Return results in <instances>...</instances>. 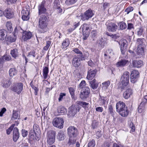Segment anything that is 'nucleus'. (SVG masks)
Here are the masks:
<instances>
[{
    "label": "nucleus",
    "instance_id": "obj_36",
    "mask_svg": "<svg viewBox=\"0 0 147 147\" xmlns=\"http://www.w3.org/2000/svg\"><path fill=\"white\" fill-rule=\"evenodd\" d=\"M11 55L13 57L16 58V57L18 56V50L16 49H14L11 50L10 53Z\"/></svg>",
    "mask_w": 147,
    "mask_h": 147
},
{
    "label": "nucleus",
    "instance_id": "obj_26",
    "mask_svg": "<svg viewBox=\"0 0 147 147\" xmlns=\"http://www.w3.org/2000/svg\"><path fill=\"white\" fill-rule=\"evenodd\" d=\"M7 36V32L5 30L2 29L0 30V40H3L5 39Z\"/></svg>",
    "mask_w": 147,
    "mask_h": 147
},
{
    "label": "nucleus",
    "instance_id": "obj_17",
    "mask_svg": "<svg viewBox=\"0 0 147 147\" xmlns=\"http://www.w3.org/2000/svg\"><path fill=\"white\" fill-rule=\"evenodd\" d=\"M14 13L10 9H6L4 11V16L7 18L10 19L13 17Z\"/></svg>",
    "mask_w": 147,
    "mask_h": 147
},
{
    "label": "nucleus",
    "instance_id": "obj_32",
    "mask_svg": "<svg viewBox=\"0 0 147 147\" xmlns=\"http://www.w3.org/2000/svg\"><path fill=\"white\" fill-rule=\"evenodd\" d=\"M18 71L15 67L10 68L9 71V74L10 77H13L16 75L17 74Z\"/></svg>",
    "mask_w": 147,
    "mask_h": 147
},
{
    "label": "nucleus",
    "instance_id": "obj_10",
    "mask_svg": "<svg viewBox=\"0 0 147 147\" xmlns=\"http://www.w3.org/2000/svg\"><path fill=\"white\" fill-rule=\"evenodd\" d=\"M79 106L72 105L70 107L69 110V114L71 116H74L77 112L79 111Z\"/></svg>",
    "mask_w": 147,
    "mask_h": 147
},
{
    "label": "nucleus",
    "instance_id": "obj_4",
    "mask_svg": "<svg viewBox=\"0 0 147 147\" xmlns=\"http://www.w3.org/2000/svg\"><path fill=\"white\" fill-rule=\"evenodd\" d=\"M52 122L53 125L59 129L63 127L64 121L62 118H55L53 119Z\"/></svg>",
    "mask_w": 147,
    "mask_h": 147
},
{
    "label": "nucleus",
    "instance_id": "obj_47",
    "mask_svg": "<svg viewBox=\"0 0 147 147\" xmlns=\"http://www.w3.org/2000/svg\"><path fill=\"white\" fill-rule=\"evenodd\" d=\"M57 110L58 113L63 114L67 111L66 109L63 107L58 108Z\"/></svg>",
    "mask_w": 147,
    "mask_h": 147
},
{
    "label": "nucleus",
    "instance_id": "obj_62",
    "mask_svg": "<svg viewBox=\"0 0 147 147\" xmlns=\"http://www.w3.org/2000/svg\"><path fill=\"white\" fill-rule=\"evenodd\" d=\"M85 85V82L84 80H82L79 84V86L81 88H84L83 87Z\"/></svg>",
    "mask_w": 147,
    "mask_h": 147
},
{
    "label": "nucleus",
    "instance_id": "obj_3",
    "mask_svg": "<svg viewBox=\"0 0 147 147\" xmlns=\"http://www.w3.org/2000/svg\"><path fill=\"white\" fill-rule=\"evenodd\" d=\"M90 89L88 87H85L80 91V97L82 100H86L89 96L90 93Z\"/></svg>",
    "mask_w": 147,
    "mask_h": 147
},
{
    "label": "nucleus",
    "instance_id": "obj_63",
    "mask_svg": "<svg viewBox=\"0 0 147 147\" xmlns=\"http://www.w3.org/2000/svg\"><path fill=\"white\" fill-rule=\"evenodd\" d=\"M113 147H125L123 146L120 144L114 143L113 144Z\"/></svg>",
    "mask_w": 147,
    "mask_h": 147
},
{
    "label": "nucleus",
    "instance_id": "obj_25",
    "mask_svg": "<svg viewBox=\"0 0 147 147\" xmlns=\"http://www.w3.org/2000/svg\"><path fill=\"white\" fill-rule=\"evenodd\" d=\"M128 61L125 59H122L116 63V66L117 67H123L126 65Z\"/></svg>",
    "mask_w": 147,
    "mask_h": 147
},
{
    "label": "nucleus",
    "instance_id": "obj_21",
    "mask_svg": "<svg viewBox=\"0 0 147 147\" xmlns=\"http://www.w3.org/2000/svg\"><path fill=\"white\" fill-rule=\"evenodd\" d=\"M12 80L11 79L8 78L4 79L3 80L2 84L3 86L4 87H9L12 83Z\"/></svg>",
    "mask_w": 147,
    "mask_h": 147
},
{
    "label": "nucleus",
    "instance_id": "obj_15",
    "mask_svg": "<svg viewBox=\"0 0 147 147\" xmlns=\"http://www.w3.org/2000/svg\"><path fill=\"white\" fill-rule=\"evenodd\" d=\"M126 107H126V105L125 103L121 101H119L117 103L116 105L117 111L118 112L123 109L126 108Z\"/></svg>",
    "mask_w": 147,
    "mask_h": 147
},
{
    "label": "nucleus",
    "instance_id": "obj_43",
    "mask_svg": "<svg viewBox=\"0 0 147 147\" xmlns=\"http://www.w3.org/2000/svg\"><path fill=\"white\" fill-rule=\"evenodd\" d=\"M33 130L35 134L37 135V133H38L39 130L38 125L36 124H34L33 126Z\"/></svg>",
    "mask_w": 147,
    "mask_h": 147
},
{
    "label": "nucleus",
    "instance_id": "obj_56",
    "mask_svg": "<svg viewBox=\"0 0 147 147\" xmlns=\"http://www.w3.org/2000/svg\"><path fill=\"white\" fill-rule=\"evenodd\" d=\"M3 56L5 60L9 61L11 59V57L9 55H4Z\"/></svg>",
    "mask_w": 147,
    "mask_h": 147
},
{
    "label": "nucleus",
    "instance_id": "obj_1",
    "mask_svg": "<svg viewBox=\"0 0 147 147\" xmlns=\"http://www.w3.org/2000/svg\"><path fill=\"white\" fill-rule=\"evenodd\" d=\"M94 15L91 9H88L84 13H82L80 15L81 20L82 21H87L91 18Z\"/></svg>",
    "mask_w": 147,
    "mask_h": 147
},
{
    "label": "nucleus",
    "instance_id": "obj_31",
    "mask_svg": "<svg viewBox=\"0 0 147 147\" xmlns=\"http://www.w3.org/2000/svg\"><path fill=\"white\" fill-rule=\"evenodd\" d=\"M90 84L91 88L94 90L96 89L98 86V84L97 83L95 79L90 81Z\"/></svg>",
    "mask_w": 147,
    "mask_h": 147
},
{
    "label": "nucleus",
    "instance_id": "obj_5",
    "mask_svg": "<svg viewBox=\"0 0 147 147\" xmlns=\"http://www.w3.org/2000/svg\"><path fill=\"white\" fill-rule=\"evenodd\" d=\"M129 76V73L128 71L125 72L122 76L120 78V81L123 86H126L128 84Z\"/></svg>",
    "mask_w": 147,
    "mask_h": 147
},
{
    "label": "nucleus",
    "instance_id": "obj_53",
    "mask_svg": "<svg viewBox=\"0 0 147 147\" xmlns=\"http://www.w3.org/2000/svg\"><path fill=\"white\" fill-rule=\"evenodd\" d=\"M14 126V125H12L7 130L6 133L8 135L10 134Z\"/></svg>",
    "mask_w": 147,
    "mask_h": 147
},
{
    "label": "nucleus",
    "instance_id": "obj_46",
    "mask_svg": "<svg viewBox=\"0 0 147 147\" xmlns=\"http://www.w3.org/2000/svg\"><path fill=\"white\" fill-rule=\"evenodd\" d=\"M18 117V111L13 110V116L11 118L12 120H15L17 119Z\"/></svg>",
    "mask_w": 147,
    "mask_h": 147
},
{
    "label": "nucleus",
    "instance_id": "obj_9",
    "mask_svg": "<svg viewBox=\"0 0 147 147\" xmlns=\"http://www.w3.org/2000/svg\"><path fill=\"white\" fill-rule=\"evenodd\" d=\"M67 131L69 137L75 138L77 136V129L74 126L69 127L67 129Z\"/></svg>",
    "mask_w": 147,
    "mask_h": 147
},
{
    "label": "nucleus",
    "instance_id": "obj_18",
    "mask_svg": "<svg viewBox=\"0 0 147 147\" xmlns=\"http://www.w3.org/2000/svg\"><path fill=\"white\" fill-rule=\"evenodd\" d=\"M32 36V34L30 32L25 31L23 33L22 39L24 41H26L31 38Z\"/></svg>",
    "mask_w": 147,
    "mask_h": 147
},
{
    "label": "nucleus",
    "instance_id": "obj_2",
    "mask_svg": "<svg viewBox=\"0 0 147 147\" xmlns=\"http://www.w3.org/2000/svg\"><path fill=\"white\" fill-rule=\"evenodd\" d=\"M47 18L45 15H42L40 16L39 20V28L42 29L44 30L42 32H46L45 30L47 26Z\"/></svg>",
    "mask_w": 147,
    "mask_h": 147
},
{
    "label": "nucleus",
    "instance_id": "obj_44",
    "mask_svg": "<svg viewBox=\"0 0 147 147\" xmlns=\"http://www.w3.org/2000/svg\"><path fill=\"white\" fill-rule=\"evenodd\" d=\"M107 35L109 36H110L112 39L115 41L116 40L117 38H119V36L116 34L111 35L109 34L108 33H107Z\"/></svg>",
    "mask_w": 147,
    "mask_h": 147
},
{
    "label": "nucleus",
    "instance_id": "obj_64",
    "mask_svg": "<svg viewBox=\"0 0 147 147\" xmlns=\"http://www.w3.org/2000/svg\"><path fill=\"white\" fill-rule=\"evenodd\" d=\"M109 146H110L109 142H105L102 145V147H109Z\"/></svg>",
    "mask_w": 147,
    "mask_h": 147
},
{
    "label": "nucleus",
    "instance_id": "obj_55",
    "mask_svg": "<svg viewBox=\"0 0 147 147\" xmlns=\"http://www.w3.org/2000/svg\"><path fill=\"white\" fill-rule=\"evenodd\" d=\"M28 133L27 131L23 129L22 130V134L23 137H24L28 135Z\"/></svg>",
    "mask_w": 147,
    "mask_h": 147
},
{
    "label": "nucleus",
    "instance_id": "obj_8",
    "mask_svg": "<svg viewBox=\"0 0 147 147\" xmlns=\"http://www.w3.org/2000/svg\"><path fill=\"white\" fill-rule=\"evenodd\" d=\"M139 73L138 71L134 70L131 71L130 74L131 82L133 83H134L139 78Z\"/></svg>",
    "mask_w": 147,
    "mask_h": 147
},
{
    "label": "nucleus",
    "instance_id": "obj_50",
    "mask_svg": "<svg viewBox=\"0 0 147 147\" xmlns=\"http://www.w3.org/2000/svg\"><path fill=\"white\" fill-rule=\"evenodd\" d=\"M95 145V141L94 140L92 139L88 145V147H94Z\"/></svg>",
    "mask_w": 147,
    "mask_h": 147
},
{
    "label": "nucleus",
    "instance_id": "obj_37",
    "mask_svg": "<svg viewBox=\"0 0 147 147\" xmlns=\"http://www.w3.org/2000/svg\"><path fill=\"white\" fill-rule=\"evenodd\" d=\"M105 42L103 38H102L99 40L97 43L98 47L100 48H103L105 45Z\"/></svg>",
    "mask_w": 147,
    "mask_h": 147
},
{
    "label": "nucleus",
    "instance_id": "obj_58",
    "mask_svg": "<svg viewBox=\"0 0 147 147\" xmlns=\"http://www.w3.org/2000/svg\"><path fill=\"white\" fill-rule=\"evenodd\" d=\"M134 9V8L133 7H129L127 8L125 10V12L127 13V14H128L130 12L132 11Z\"/></svg>",
    "mask_w": 147,
    "mask_h": 147
},
{
    "label": "nucleus",
    "instance_id": "obj_13",
    "mask_svg": "<svg viewBox=\"0 0 147 147\" xmlns=\"http://www.w3.org/2000/svg\"><path fill=\"white\" fill-rule=\"evenodd\" d=\"M45 2L42 1L40 4L38 6V14L40 15L43 13H45L47 11V9L45 7Z\"/></svg>",
    "mask_w": 147,
    "mask_h": 147
},
{
    "label": "nucleus",
    "instance_id": "obj_57",
    "mask_svg": "<svg viewBox=\"0 0 147 147\" xmlns=\"http://www.w3.org/2000/svg\"><path fill=\"white\" fill-rule=\"evenodd\" d=\"M143 32V29L142 28H140L137 32L138 35L139 36H141L142 35Z\"/></svg>",
    "mask_w": 147,
    "mask_h": 147
},
{
    "label": "nucleus",
    "instance_id": "obj_12",
    "mask_svg": "<svg viewBox=\"0 0 147 147\" xmlns=\"http://www.w3.org/2000/svg\"><path fill=\"white\" fill-rule=\"evenodd\" d=\"M127 42L124 39H122L119 42V44L120 45L121 51V53L123 54L125 52Z\"/></svg>",
    "mask_w": 147,
    "mask_h": 147
},
{
    "label": "nucleus",
    "instance_id": "obj_28",
    "mask_svg": "<svg viewBox=\"0 0 147 147\" xmlns=\"http://www.w3.org/2000/svg\"><path fill=\"white\" fill-rule=\"evenodd\" d=\"M145 47H138L137 54L140 57H141L145 55L144 50Z\"/></svg>",
    "mask_w": 147,
    "mask_h": 147
},
{
    "label": "nucleus",
    "instance_id": "obj_16",
    "mask_svg": "<svg viewBox=\"0 0 147 147\" xmlns=\"http://www.w3.org/2000/svg\"><path fill=\"white\" fill-rule=\"evenodd\" d=\"M107 29L109 31L114 32L117 29V26L116 24L111 23L108 24Z\"/></svg>",
    "mask_w": 147,
    "mask_h": 147
},
{
    "label": "nucleus",
    "instance_id": "obj_51",
    "mask_svg": "<svg viewBox=\"0 0 147 147\" xmlns=\"http://www.w3.org/2000/svg\"><path fill=\"white\" fill-rule=\"evenodd\" d=\"M77 0H66L65 2V4L67 5L73 4L75 3Z\"/></svg>",
    "mask_w": 147,
    "mask_h": 147
},
{
    "label": "nucleus",
    "instance_id": "obj_61",
    "mask_svg": "<svg viewBox=\"0 0 147 147\" xmlns=\"http://www.w3.org/2000/svg\"><path fill=\"white\" fill-rule=\"evenodd\" d=\"M22 18L24 20H27L29 18V17L28 15H22Z\"/></svg>",
    "mask_w": 147,
    "mask_h": 147
},
{
    "label": "nucleus",
    "instance_id": "obj_34",
    "mask_svg": "<svg viewBox=\"0 0 147 147\" xmlns=\"http://www.w3.org/2000/svg\"><path fill=\"white\" fill-rule=\"evenodd\" d=\"M82 33H86L89 34V27L88 24L84 23L82 25Z\"/></svg>",
    "mask_w": 147,
    "mask_h": 147
},
{
    "label": "nucleus",
    "instance_id": "obj_52",
    "mask_svg": "<svg viewBox=\"0 0 147 147\" xmlns=\"http://www.w3.org/2000/svg\"><path fill=\"white\" fill-rule=\"evenodd\" d=\"M22 13L23 15L28 16L29 13V10L26 9H23L22 11Z\"/></svg>",
    "mask_w": 147,
    "mask_h": 147
},
{
    "label": "nucleus",
    "instance_id": "obj_48",
    "mask_svg": "<svg viewBox=\"0 0 147 147\" xmlns=\"http://www.w3.org/2000/svg\"><path fill=\"white\" fill-rule=\"evenodd\" d=\"M129 127L131 129V131L132 132H134L135 131V127L133 123L131 122H130L129 123Z\"/></svg>",
    "mask_w": 147,
    "mask_h": 147
},
{
    "label": "nucleus",
    "instance_id": "obj_24",
    "mask_svg": "<svg viewBox=\"0 0 147 147\" xmlns=\"http://www.w3.org/2000/svg\"><path fill=\"white\" fill-rule=\"evenodd\" d=\"M145 40L144 38H138L137 40V42L138 43V47H145L146 46L144 42Z\"/></svg>",
    "mask_w": 147,
    "mask_h": 147
},
{
    "label": "nucleus",
    "instance_id": "obj_20",
    "mask_svg": "<svg viewBox=\"0 0 147 147\" xmlns=\"http://www.w3.org/2000/svg\"><path fill=\"white\" fill-rule=\"evenodd\" d=\"M48 68L47 67H45L43 68V75L44 80L42 81V82H44L45 81H47L48 82V83L50 84V82H49L47 80H45V79H46L47 78V76L48 75Z\"/></svg>",
    "mask_w": 147,
    "mask_h": 147
},
{
    "label": "nucleus",
    "instance_id": "obj_14",
    "mask_svg": "<svg viewBox=\"0 0 147 147\" xmlns=\"http://www.w3.org/2000/svg\"><path fill=\"white\" fill-rule=\"evenodd\" d=\"M97 71L96 69L93 70L91 69H88L87 78L89 80H92L95 76Z\"/></svg>",
    "mask_w": 147,
    "mask_h": 147
},
{
    "label": "nucleus",
    "instance_id": "obj_27",
    "mask_svg": "<svg viewBox=\"0 0 147 147\" xmlns=\"http://www.w3.org/2000/svg\"><path fill=\"white\" fill-rule=\"evenodd\" d=\"M76 103L78 105L82 106L85 109H87L88 107L89 103L85 102L82 101H77Z\"/></svg>",
    "mask_w": 147,
    "mask_h": 147
},
{
    "label": "nucleus",
    "instance_id": "obj_6",
    "mask_svg": "<svg viewBox=\"0 0 147 147\" xmlns=\"http://www.w3.org/2000/svg\"><path fill=\"white\" fill-rule=\"evenodd\" d=\"M47 140L48 144L51 145L55 141V132L52 130L49 131L47 133Z\"/></svg>",
    "mask_w": 147,
    "mask_h": 147
},
{
    "label": "nucleus",
    "instance_id": "obj_29",
    "mask_svg": "<svg viewBox=\"0 0 147 147\" xmlns=\"http://www.w3.org/2000/svg\"><path fill=\"white\" fill-rule=\"evenodd\" d=\"M120 111L119 113V114L123 117H127L129 111L127 107Z\"/></svg>",
    "mask_w": 147,
    "mask_h": 147
},
{
    "label": "nucleus",
    "instance_id": "obj_11",
    "mask_svg": "<svg viewBox=\"0 0 147 147\" xmlns=\"http://www.w3.org/2000/svg\"><path fill=\"white\" fill-rule=\"evenodd\" d=\"M82 57H75L72 59V65L75 67H78L81 64L80 61H82L85 59H82Z\"/></svg>",
    "mask_w": 147,
    "mask_h": 147
},
{
    "label": "nucleus",
    "instance_id": "obj_30",
    "mask_svg": "<svg viewBox=\"0 0 147 147\" xmlns=\"http://www.w3.org/2000/svg\"><path fill=\"white\" fill-rule=\"evenodd\" d=\"M57 137L59 141L64 140L65 137L64 132L62 131H59L58 133Z\"/></svg>",
    "mask_w": 147,
    "mask_h": 147
},
{
    "label": "nucleus",
    "instance_id": "obj_22",
    "mask_svg": "<svg viewBox=\"0 0 147 147\" xmlns=\"http://www.w3.org/2000/svg\"><path fill=\"white\" fill-rule=\"evenodd\" d=\"M132 90L131 89H128L123 93V97L125 99H128L132 95Z\"/></svg>",
    "mask_w": 147,
    "mask_h": 147
},
{
    "label": "nucleus",
    "instance_id": "obj_33",
    "mask_svg": "<svg viewBox=\"0 0 147 147\" xmlns=\"http://www.w3.org/2000/svg\"><path fill=\"white\" fill-rule=\"evenodd\" d=\"M73 51L75 53L79 54V55L76 56V57H82L81 59H85L86 57L83 55V53L78 49L77 48H75L73 50Z\"/></svg>",
    "mask_w": 147,
    "mask_h": 147
},
{
    "label": "nucleus",
    "instance_id": "obj_23",
    "mask_svg": "<svg viewBox=\"0 0 147 147\" xmlns=\"http://www.w3.org/2000/svg\"><path fill=\"white\" fill-rule=\"evenodd\" d=\"M132 64L134 67L139 68L142 66L143 62L141 60H134L133 61Z\"/></svg>",
    "mask_w": 147,
    "mask_h": 147
},
{
    "label": "nucleus",
    "instance_id": "obj_39",
    "mask_svg": "<svg viewBox=\"0 0 147 147\" xmlns=\"http://www.w3.org/2000/svg\"><path fill=\"white\" fill-rule=\"evenodd\" d=\"M110 84V82L109 81L104 82L102 83V89L105 90L108 88V87L109 86Z\"/></svg>",
    "mask_w": 147,
    "mask_h": 147
},
{
    "label": "nucleus",
    "instance_id": "obj_40",
    "mask_svg": "<svg viewBox=\"0 0 147 147\" xmlns=\"http://www.w3.org/2000/svg\"><path fill=\"white\" fill-rule=\"evenodd\" d=\"M145 104L141 102L138 108V111L139 113H141L144 109V106Z\"/></svg>",
    "mask_w": 147,
    "mask_h": 147
},
{
    "label": "nucleus",
    "instance_id": "obj_49",
    "mask_svg": "<svg viewBox=\"0 0 147 147\" xmlns=\"http://www.w3.org/2000/svg\"><path fill=\"white\" fill-rule=\"evenodd\" d=\"M119 24L120 26V28L121 30L125 29L127 27L126 24L125 23L123 22L120 23Z\"/></svg>",
    "mask_w": 147,
    "mask_h": 147
},
{
    "label": "nucleus",
    "instance_id": "obj_35",
    "mask_svg": "<svg viewBox=\"0 0 147 147\" xmlns=\"http://www.w3.org/2000/svg\"><path fill=\"white\" fill-rule=\"evenodd\" d=\"M70 138L67 143V144L69 145H73L75 144L76 142V139L75 138L69 137Z\"/></svg>",
    "mask_w": 147,
    "mask_h": 147
},
{
    "label": "nucleus",
    "instance_id": "obj_59",
    "mask_svg": "<svg viewBox=\"0 0 147 147\" xmlns=\"http://www.w3.org/2000/svg\"><path fill=\"white\" fill-rule=\"evenodd\" d=\"M83 38L82 39L83 40H85L87 39L88 38V37L89 34L86 33H82Z\"/></svg>",
    "mask_w": 147,
    "mask_h": 147
},
{
    "label": "nucleus",
    "instance_id": "obj_38",
    "mask_svg": "<svg viewBox=\"0 0 147 147\" xmlns=\"http://www.w3.org/2000/svg\"><path fill=\"white\" fill-rule=\"evenodd\" d=\"M6 27L9 32H11L13 30L12 24L11 22H7L6 24Z\"/></svg>",
    "mask_w": 147,
    "mask_h": 147
},
{
    "label": "nucleus",
    "instance_id": "obj_54",
    "mask_svg": "<svg viewBox=\"0 0 147 147\" xmlns=\"http://www.w3.org/2000/svg\"><path fill=\"white\" fill-rule=\"evenodd\" d=\"M51 42L49 41H47V45H46L45 47L43 49L45 50L46 51L49 48V47L51 44Z\"/></svg>",
    "mask_w": 147,
    "mask_h": 147
},
{
    "label": "nucleus",
    "instance_id": "obj_7",
    "mask_svg": "<svg viewBox=\"0 0 147 147\" xmlns=\"http://www.w3.org/2000/svg\"><path fill=\"white\" fill-rule=\"evenodd\" d=\"M23 85L22 83H18L14 85L11 88L12 90L19 94L23 89Z\"/></svg>",
    "mask_w": 147,
    "mask_h": 147
},
{
    "label": "nucleus",
    "instance_id": "obj_60",
    "mask_svg": "<svg viewBox=\"0 0 147 147\" xmlns=\"http://www.w3.org/2000/svg\"><path fill=\"white\" fill-rule=\"evenodd\" d=\"M66 95V94L64 93H60L59 98L58 99L59 102H60L62 100L63 97Z\"/></svg>",
    "mask_w": 147,
    "mask_h": 147
},
{
    "label": "nucleus",
    "instance_id": "obj_42",
    "mask_svg": "<svg viewBox=\"0 0 147 147\" xmlns=\"http://www.w3.org/2000/svg\"><path fill=\"white\" fill-rule=\"evenodd\" d=\"M69 90L71 95V98L73 99L75 98V90L72 87H69Z\"/></svg>",
    "mask_w": 147,
    "mask_h": 147
},
{
    "label": "nucleus",
    "instance_id": "obj_41",
    "mask_svg": "<svg viewBox=\"0 0 147 147\" xmlns=\"http://www.w3.org/2000/svg\"><path fill=\"white\" fill-rule=\"evenodd\" d=\"M53 6L55 9L60 6L59 1V0H55L53 3Z\"/></svg>",
    "mask_w": 147,
    "mask_h": 147
},
{
    "label": "nucleus",
    "instance_id": "obj_19",
    "mask_svg": "<svg viewBox=\"0 0 147 147\" xmlns=\"http://www.w3.org/2000/svg\"><path fill=\"white\" fill-rule=\"evenodd\" d=\"M19 136L18 129L16 127L13 130V139L15 142H16Z\"/></svg>",
    "mask_w": 147,
    "mask_h": 147
},
{
    "label": "nucleus",
    "instance_id": "obj_45",
    "mask_svg": "<svg viewBox=\"0 0 147 147\" xmlns=\"http://www.w3.org/2000/svg\"><path fill=\"white\" fill-rule=\"evenodd\" d=\"M69 39H65L62 43V46L63 47L61 46V47L63 48L64 47H66L69 45Z\"/></svg>",
    "mask_w": 147,
    "mask_h": 147
}]
</instances>
